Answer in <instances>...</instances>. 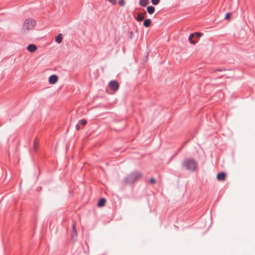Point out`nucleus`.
<instances>
[{"instance_id":"6ab92c4d","label":"nucleus","mask_w":255,"mask_h":255,"mask_svg":"<svg viewBox=\"0 0 255 255\" xmlns=\"http://www.w3.org/2000/svg\"><path fill=\"white\" fill-rule=\"evenodd\" d=\"M195 34V35L197 36V37H201L202 35H203V33H201V32H195V33H194Z\"/></svg>"},{"instance_id":"aec40b11","label":"nucleus","mask_w":255,"mask_h":255,"mask_svg":"<svg viewBox=\"0 0 255 255\" xmlns=\"http://www.w3.org/2000/svg\"><path fill=\"white\" fill-rule=\"evenodd\" d=\"M149 182L151 183V184H155L156 183V180L154 178H151L150 180H149Z\"/></svg>"},{"instance_id":"0eeeda50","label":"nucleus","mask_w":255,"mask_h":255,"mask_svg":"<svg viewBox=\"0 0 255 255\" xmlns=\"http://www.w3.org/2000/svg\"><path fill=\"white\" fill-rule=\"evenodd\" d=\"M37 49V46L33 44H30L27 47V50L30 52H33Z\"/></svg>"},{"instance_id":"4be33fe9","label":"nucleus","mask_w":255,"mask_h":255,"mask_svg":"<svg viewBox=\"0 0 255 255\" xmlns=\"http://www.w3.org/2000/svg\"><path fill=\"white\" fill-rule=\"evenodd\" d=\"M73 232H74L76 235H77L76 229L74 225H73Z\"/></svg>"},{"instance_id":"f3484780","label":"nucleus","mask_w":255,"mask_h":255,"mask_svg":"<svg viewBox=\"0 0 255 255\" xmlns=\"http://www.w3.org/2000/svg\"><path fill=\"white\" fill-rule=\"evenodd\" d=\"M119 4L122 6H123L125 4V2L124 0H120L119 1Z\"/></svg>"},{"instance_id":"c85d7f7f","label":"nucleus","mask_w":255,"mask_h":255,"mask_svg":"<svg viewBox=\"0 0 255 255\" xmlns=\"http://www.w3.org/2000/svg\"><path fill=\"white\" fill-rule=\"evenodd\" d=\"M144 14H146V12L144 11V13H143Z\"/></svg>"},{"instance_id":"cd10ccee","label":"nucleus","mask_w":255,"mask_h":255,"mask_svg":"<svg viewBox=\"0 0 255 255\" xmlns=\"http://www.w3.org/2000/svg\"><path fill=\"white\" fill-rule=\"evenodd\" d=\"M77 236V235H75V234L74 233V232H73L72 233V235L71 236V237L72 239H74L75 237H76Z\"/></svg>"},{"instance_id":"2eb2a0df","label":"nucleus","mask_w":255,"mask_h":255,"mask_svg":"<svg viewBox=\"0 0 255 255\" xmlns=\"http://www.w3.org/2000/svg\"><path fill=\"white\" fill-rule=\"evenodd\" d=\"M160 0H151V2L153 5H156L159 4Z\"/></svg>"},{"instance_id":"a211bd4d","label":"nucleus","mask_w":255,"mask_h":255,"mask_svg":"<svg viewBox=\"0 0 255 255\" xmlns=\"http://www.w3.org/2000/svg\"><path fill=\"white\" fill-rule=\"evenodd\" d=\"M230 18V12L226 13L225 14V19H229Z\"/></svg>"},{"instance_id":"412c9836","label":"nucleus","mask_w":255,"mask_h":255,"mask_svg":"<svg viewBox=\"0 0 255 255\" xmlns=\"http://www.w3.org/2000/svg\"><path fill=\"white\" fill-rule=\"evenodd\" d=\"M226 70V69L225 68H218V69H216L215 71L221 72V71H224Z\"/></svg>"},{"instance_id":"5701e85b","label":"nucleus","mask_w":255,"mask_h":255,"mask_svg":"<svg viewBox=\"0 0 255 255\" xmlns=\"http://www.w3.org/2000/svg\"><path fill=\"white\" fill-rule=\"evenodd\" d=\"M177 154H178V152H176V153H175L173 155H172V156L170 157V159H169V162H170V161L173 159V158H174V157H175V156Z\"/></svg>"},{"instance_id":"dca6fc26","label":"nucleus","mask_w":255,"mask_h":255,"mask_svg":"<svg viewBox=\"0 0 255 255\" xmlns=\"http://www.w3.org/2000/svg\"><path fill=\"white\" fill-rule=\"evenodd\" d=\"M79 123L84 126L87 124V121L85 119H82L79 121Z\"/></svg>"},{"instance_id":"39448f33","label":"nucleus","mask_w":255,"mask_h":255,"mask_svg":"<svg viewBox=\"0 0 255 255\" xmlns=\"http://www.w3.org/2000/svg\"><path fill=\"white\" fill-rule=\"evenodd\" d=\"M58 79V76L56 75H52L48 78L49 83L50 84H54L57 82Z\"/></svg>"},{"instance_id":"f03ea898","label":"nucleus","mask_w":255,"mask_h":255,"mask_svg":"<svg viewBox=\"0 0 255 255\" xmlns=\"http://www.w3.org/2000/svg\"><path fill=\"white\" fill-rule=\"evenodd\" d=\"M142 176V174L141 172L135 170L126 176L123 181L126 184H132Z\"/></svg>"},{"instance_id":"423d86ee","label":"nucleus","mask_w":255,"mask_h":255,"mask_svg":"<svg viewBox=\"0 0 255 255\" xmlns=\"http://www.w3.org/2000/svg\"><path fill=\"white\" fill-rule=\"evenodd\" d=\"M226 174L224 172H220L217 174V179L218 181H224L226 178Z\"/></svg>"},{"instance_id":"4468645a","label":"nucleus","mask_w":255,"mask_h":255,"mask_svg":"<svg viewBox=\"0 0 255 255\" xmlns=\"http://www.w3.org/2000/svg\"><path fill=\"white\" fill-rule=\"evenodd\" d=\"M143 18H144V16L142 15V14L140 13L137 14L136 17H135V19L137 21H141L143 19Z\"/></svg>"},{"instance_id":"1a4fd4ad","label":"nucleus","mask_w":255,"mask_h":255,"mask_svg":"<svg viewBox=\"0 0 255 255\" xmlns=\"http://www.w3.org/2000/svg\"><path fill=\"white\" fill-rule=\"evenodd\" d=\"M146 10L149 14H152L155 11V7L152 5H149L147 6Z\"/></svg>"},{"instance_id":"7ed1b4c3","label":"nucleus","mask_w":255,"mask_h":255,"mask_svg":"<svg viewBox=\"0 0 255 255\" xmlns=\"http://www.w3.org/2000/svg\"><path fill=\"white\" fill-rule=\"evenodd\" d=\"M35 21L32 18L25 19L22 26V30L25 32L29 30L33 29L35 26Z\"/></svg>"},{"instance_id":"9d476101","label":"nucleus","mask_w":255,"mask_h":255,"mask_svg":"<svg viewBox=\"0 0 255 255\" xmlns=\"http://www.w3.org/2000/svg\"><path fill=\"white\" fill-rule=\"evenodd\" d=\"M151 20L149 18L145 19L143 21V25L145 27H148L151 24Z\"/></svg>"},{"instance_id":"f8f14e48","label":"nucleus","mask_w":255,"mask_h":255,"mask_svg":"<svg viewBox=\"0 0 255 255\" xmlns=\"http://www.w3.org/2000/svg\"><path fill=\"white\" fill-rule=\"evenodd\" d=\"M148 0H139V5L141 6L145 7L147 5Z\"/></svg>"},{"instance_id":"20e7f679","label":"nucleus","mask_w":255,"mask_h":255,"mask_svg":"<svg viewBox=\"0 0 255 255\" xmlns=\"http://www.w3.org/2000/svg\"><path fill=\"white\" fill-rule=\"evenodd\" d=\"M109 86L113 91H116L119 88V84L116 80H112L109 83Z\"/></svg>"},{"instance_id":"6e6552de","label":"nucleus","mask_w":255,"mask_h":255,"mask_svg":"<svg viewBox=\"0 0 255 255\" xmlns=\"http://www.w3.org/2000/svg\"><path fill=\"white\" fill-rule=\"evenodd\" d=\"M106 202V200L105 198H101L100 199V200L98 201L97 203V206L98 207H103Z\"/></svg>"},{"instance_id":"9b49d317","label":"nucleus","mask_w":255,"mask_h":255,"mask_svg":"<svg viewBox=\"0 0 255 255\" xmlns=\"http://www.w3.org/2000/svg\"><path fill=\"white\" fill-rule=\"evenodd\" d=\"M62 34L61 33H59L55 37V41L60 44L61 43L62 40Z\"/></svg>"},{"instance_id":"a878e982","label":"nucleus","mask_w":255,"mask_h":255,"mask_svg":"<svg viewBox=\"0 0 255 255\" xmlns=\"http://www.w3.org/2000/svg\"><path fill=\"white\" fill-rule=\"evenodd\" d=\"M75 128H76V129L77 130H78L80 129V126H79V124H77L76 126H75Z\"/></svg>"},{"instance_id":"393cba45","label":"nucleus","mask_w":255,"mask_h":255,"mask_svg":"<svg viewBox=\"0 0 255 255\" xmlns=\"http://www.w3.org/2000/svg\"><path fill=\"white\" fill-rule=\"evenodd\" d=\"M112 4H114L116 3V0H108Z\"/></svg>"},{"instance_id":"bb28decb","label":"nucleus","mask_w":255,"mask_h":255,"mask_svg":"<svg viewBox=\"0 0 255 255\" xmlns=\"http://www.w3.org/2000/svg\"><path fill=\"white\" fill-rule=\"evenodd\" d=\"M183 147H184V145H182V146H181L180 147H179V148H178V151H177V152H178L180 151L182 149V148H183Z\"/></svg>"},{"instance_id":"b1692460","label":"nucleus","mask_w":255,"mask_h":255,"mask_svg":"<svg viewBox=\"0 0 255 255\" xmlns=\"http://www.w3.org/2000/svg\"><path fill=\"white\" fill-rule=\"evenodd\" d=\"M33 148H34V150L35 151H36L37 149V147L36 146V141H35V140L34 141V143H33Z\"/></svg>"},{"instance_id":"ddd939ff","label":"nucleus","mask_w":255,"mask_h":255,"mask_svg":"<svg viewBox=\"0 0 255 255\" xmlns=\"http://www.w3.org/2000/svg\"><path fill=\"white\" fill-rule=\"evenodd\" d=\"M194 35H195L194 33H191L189 36V42L191 44H195L197 42L195 40H192V39L194 37Z\"/></svg>"},{"instance_id":"f257e3e1","label":"nucleus","mask_w":255,"mask_h":255,"mask_svg":"<svg viewBox=\"0 0 255 255\" xmlns=\"http://www.w3.org/2000/svg\"><path fill=\"white\" fill-rule=\"evenodd\" d=\"M181 166L187 171L194 172L197 168L198 162L193 158H188L182 161Z\"/></svg>"}]
</instances>
